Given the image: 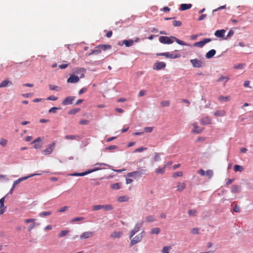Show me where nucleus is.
<instances>
[{"mask_svg":"<svg viewBox=\"0 0 253 253\" xmlns=\"http://www.w3.org/2000/svg\"><path fill=\"white\" fill-rule=\"evenodd\" d=\"M159 41L163 44H171L173 41H175L177 43L181 45L189 46L190 45L185 42L180 40L174 36L167 37V36H161L159 38Z\"/></svg>","mask_w":253,"mask_h":253,"instance_id":"nucleus-1","label":"nucleus"},{"mask_svg":"<svg viewBox=\"0 0 253 253\" xmlns=\"http://www.w3.org/2000/svg\"><path fill=\"white\" fill-rule=\"evenodd\" d=\"M147 171V169L145 167L139 168L135 171L128 173L127 174V176L137 179L142 177L143 175L146 174Z\"/></svg>","mask_w":253,"mask_h":253,"instance_id":"nucleus-2","label":"nucleus"},{"mask_svg":"<svg viewBox=\"0 0 253 253\" xmlns=\"http://www.w3.org/2000/svg\"><path fill=\"white\" fill-rule=\"evenodd\" d=\"M145 234V232L143 231L140 234L137 235L134 237L131 238L130 242L129 243V247H131L133 245L139 243L142 239V238Z\"/></svg>","mask_w":253,"mask_h":253,"instance_id":"nucleus-3","label":"nucleus"},{"mask_svg":"<svg viewBox=\"0 0 253 253\" xmlns=\"http://www.w3.org/2000/svg\"><path fill=\"white\" fill-rule=\"evenodd\" d=\"M143 222L141 221L138 222L135 224L134 228L130 230L129 233V239H131V238H132L133 236L140 230V228L143 225Z\"/></svg>","mask_w":253,"mask_h":253,"instance_id":"nucleus-4","label":"nucleus"},{"mask_svg":"<svg viewBox=\"0 0 253 253\" xmlns=\"http://www.w3.org/2000/svg\"><path fill=\"white\" fill-rule=\"evenodd\" d=\"M100 209H103L106 211H110L113 209V207L112 205H95L93 207V211H98Z\"/></svg>","mask_w":253,"mask_h":253,"instance_id":"nucleus-5","label":"nucleus"},{"mask_svg":"<svg viewBox=\"0 0 253 253\" xmlns=\"http://www.w3.org/2000/svg\"><path fill=\"white\" fill-rule=\"evenodd\" d=\"M156 55H157V56H165L167 58H170V59L178 58L181 56L180 55L178 54H174L172 52L159 53H157Z\"/></svg>","mask_w":253,"mask_h":253,"instance_id":"nucleus-6","label":"nucleus"},{"mask_svg":"<svg viewBox=\"0 0 253 253\" xmlns=\"http://www.w3.org/2000/svg\"><path fill=\"white\" fill-rule=\"evenodd\" d=\"M55 143L53 142L47 146L45 150H42V152L44 155H49L52 153L54 148Z\"/></svg>","mask_w":253,"mask_h":253,"instance_id":"nucleus-7","label":"nucleus"},{"mask_svg":"<svg viewBox=\"0 0 253 253\" xmlns=\"http://www.w3.org/2000/svg\"><path fill=\"white\" fill-rule=\"evenodd\" d=\"M192 66L194 68H201L204 66L205 64L201 60L198 59H191L190 61Z\"/></svg>","mask_w":253,"mask_h":253,"instance_id":"nucleus-8","label":"nucleus"},{"mask_svg":"<svg viewBox=\"0 0 253 253\" xmlns=\"http://www.w3.org/2000/svg\"><path fill=\"white\" fill-rule=\"evenodd\" d=\"M211 41V39L210 38L204 39L203 40L196 42L194 43L193 45L196 47H199L200 48L203 47L205 44Z\"/></svg>","mask_w":253,"mask_h":253,"instance_id":"nucleus-9","label":"nucleus"},{"mask_svg":"<svg viewBox=\"0 0 253 253\" xmlns=\"http://www.w3.org/2000/svg\"><path fill=\"white\" fill-rule=\"evenodd\" d=\"M166 66V64L165 62L157 61L154 64L153 69L158 71L165 68Z\"/></svg>","mask_w":253,"mask_h":253,"instance_id":"nucleus-10","label":"nucleus"},{"mask_svg":"<svg viewBox=\"0 0 253 253\" xmlns=\"http://www.w3.org/2000/svg\"><path fill=\"white\" fill-rule=\"evenodd\" d=\"M34 144L33 147L35 149H40L42 146V138L40 137H38L32 142Z\"/></svg>","mask_w":253,"mask_h":253,"instance_id":"nucleus-11","label":"nucleus"},{"mask_svg":"<svg viewBox=\"0 0 253 253\" xmlns=\"http://www.w3.org/2000/svg\"><path fill=\"white\" fill-rule=\"evenodd\" d=\"M75 97L74 96H68L65 98L64 100L62 102V104L63 105H71L73 103V101L74 100Z\"/></svg>","mask_w":253,"mask_h":253,"instance_id":"nucleus-12","label":"nucleus"},{"mask_svg":"<svg viewBox=\"0 0 253 253\" xmlns=\"http://www.w3.org/2000/svg\"><path fill=\"white\" fill-rule=\"evenodd\" d=\"M80 80V78L75 75V74L71 75L70 77L67 79V82L72 84L78 83Z\"/></svg>","mask_w":253,"mask_h":253,"instance_id":"nucleus-13","label":"nucleus"},{"mask_svg":"<svg viewBox=\"0 0 253 253\" xmlns=\"http://www.w3.org/2000/svg\"><path fill=\"white\" fill-rule=\"evenodd\" d=\"M94 235L93 232H84L81 236L80 238L81 239H86L92 237Z\"/></svg>","mask_w":253,"mask_h":253,"instance_id":"nucleus-14","label":"nucleus"},{"mask_svg":"<svg viewBox=\"0 0 253 253\" xmlns=\"http://www.w3.org/2000/svg\"><path fill=\"white\" fill-rule=\"evenodd\" d=\"M226 31L224 29L217 30L214 33V35L217 38H224Z\"/></svg>","mask_w":253,"mask_h":253,"instance_id":"nucleus-15","label":"nucleus"},{"mask_svg":"<svg viewBox=\"0 0 253 253\" xmlns=\"http://www.w3.org/2000/svg\"><path fill=\"white\" fill-rule=\"evenodd\" d=\"M12 83L8 79L4 80L0 84V88L12 85Z\"/></svg>","mask_w":253,"mask_h":253,"instance_id":"nucleus-16","label":"nucleus"},{"mask_svg":"<svg viewBox=\"0 0 253 253\" xmlns=\"http://www.w3.org/2000/svg\"><path fill=\"white\" fill-rule=\"evenodd\" d=\"M193 126L194 127V129L192 131V133H196V134H199L202 132L203 128H199L197 126V124L196 123H194L193 124Z\"/></svg>","mask_w":253,"mask_h":253,"instance_id":"nucleus-17","label":"nucleus"},{"mask_svg":"<svg viewBox=\"0 0 253 253\" xmlns=\"http://www.w3.org/2000/svg\"><path fill=\"white\" fill-rule=\"evenodd\" d=\"M241 186L237 185H233L231 187V191L232 193H239L241 191Z\"/></svg>","mask_w":253,"mask_h":253,"instance_id":"nucleus-18","label":"nucleus"},{"mask_svg":"<svg viewBox=\"0 0 253 253\" xmlns=\"http://www.w3.org/2000/svg\"><path fill=\"white\" fill-rule=\"evenodd\" d=\"M85 71V70L83 68H78L76 71L75 73L79 75L80 78H83L84 77V72Z\"/></svg>","mask_w":253,"mask_h":253,"instance_id":"nucleus-19","label":"nucleus"},{"mask_svg":"<svg viewBox=\"0 0 253 253\" xmlns=\"http://www.w3.org/2000/svg\"><path fill=\"white\" fill-rule=\"evenodd\" d=\"M96 48H99L104 51L107 50L111 48V46L110 44H100L96 47Z\"/></svg>","mask_w":253,"mask_h":253,"instance_id":"nucleus-20","label":"nucleus"},{"mask_svg":"<svg viewBox=\"0 0 253 253\" xmlns=\"http://www.w3.org/2000/svg\"><path fill=\"white\" fill-rule=\"evenodd\" d=\"M216 53L215 49H211L206 54V57L208 59L212 58Z\"/></svg>","mask_w":253,"mask_h":253,"instance_id":"nucleus-21","label":"nucleus"},{"mask_svg":"<svg viewBox=\"0 0 253 253\" xmlns=\"http://www.w3.org/2000/svg\"><path fill=\"white\" fill-rule=\"evenodd\" d=\"M191 7V4L182 3L180 6V10L181 11H184L188 9H190Z\"/></svg>","mask_w":253,"mask_h":253,"instance_id":"nucleus-22","label":"nucleus"},{"mask_svg":"<svg viewBox=\"0 0 253 253\" xmlns=\"http://www.w3.org/2000/svg\"><path fill=\"white\" fill-rule=\"evenodd\" d=\"M123 233L122 232L114 231L111 235V237L113 238H120L122 237Z\"/></svg>","mask_w":253,"mask_h":253,"instance_id":"nucleus-23","label":"nucleus"},{"mask_svg":"<svg viewBox=\"0 0 253 253\" xmlns=\"http://www.w3.org/2000/svg\"><path fill=\"white\" fill-rule=\"evenodd\" d=\"M41 173H34V174H31V175H29L28 176H24V177H21V178H19L18 179V181H20V182L25 180H26L28 178H30V177H33L34 176H37V175H41Z\"/></svg>","mask_w":253,"mask_h":253,"instance_id":"nucleus-24","label":"nucleus"},{"mask_svg":"<svg viewBox=\"0 0 253 253\" xmlns=\"http://www.w3.org/2000/svg\"><path fill=\"white\" fill-rule=\"evenodd\" d=\"M123 43H124L126 47H130L133 44L134 42L133 40L131 39L128 40H123Z\"/></svg>","mask_w":253,"mask_h":253,"instance_id":"nucleus-25","label":"nucleus"},{"mask_svg":"<svg viewBox=\"0 0 253 253\" xmlns=\"http://www.w3.org/2000/svg\"><path fill=\"white\" fill-rule=\"evenodd\" d=\"M211 119L209 117L202 118L201 119V123L202 125H208L211 123Z\"/></svg>","mask_w":253,"mask_h":253,"instance_id":"nucleus-26","label":"nucleus"},{"mask_svg":"<svg viewBox=\"0 0 253 253\" xmlns=\"http://www.w3.org/2000/svg\"><path fill=\"white\" fill-rule=\"evenodd\" d=\"M185 187L186 185L184 183L178 182L177 185V190L179 192H181L185 188Z\"/></svg>","mask_w":253,"mask_h":253,"instance_id":"nucleus-27","label":"nucleus"},{"mask_svg":"<svg viewBox=\"0 0 253 253\" xmlns=\"http://www.w3.org/2000/svg\"><path fill=\"white\" fill-rule=\"evenodd\" d=\"M81 136L80 135H67L65 136V138L66 139H70V140H74L77 139V138H80Z\"/></svg>","mask_w":253,"mask_h":253,"instance_id":"nucleus-28","label":"nucleus"},{"mask_svg":"<svg viewBox=\"0 0 253 253\" xmlns=\"http://www.w3.org/2000/svg\"><path fill=\"white\" fill-rule=\"evenodd\" d=\"M225 114V112L224 110H217L214 112V115L215 116L222 117Z\"/></svg>","mask_w":253,"mask_h":253,"instance_id":"nucleus-29","label":"nucleus"},{"mask_svg":"<svg viewBox=\"0 0 253 253\" xmlns=\"http://www.w3.org/2000/svg\"><path fill=\"white\" fill-rule=\"evenodd\" d=\"M233 169H234V170L236 172H237V171L242 172L244 170V169L242 166L238 165H235Z\"/></svg>","mask_w":253,"mask_h":253,"instance_id":"nucleus-30","label":"nucleus"},{"mask_svg":"<svg viewBox=\"0 0 253 253\" xmlns=\"http://www.w3.org/2000/svg\"><path fill=\"white\" fill-rule=\"evenodd\" d=\"M156 221L154 215H149L146 217V221L147 222H154Z\"/></svg>","mask_w":253,"mask_h":253,"instance_id":"nucleus-31","label":"nucleus"},{"mask_svg":"<svg viewBox=\"0 0 253 253\" xmlns=\"http://www.w3.org/2000/svg\"><path fill=\"white\" fill-rule=\"evenodd\" d=\"M122 183L118 182L116 183L113 184L111 185V187L112 189L114 190H118L121 188Z\"/></svg>","mask_w":253,"mask_h":253,"instance_id":"nucleus-32","label":"nucleus"},{"mask_svg":"<svg viewBox=\"0 0 253 253\" xmlns=\"http://www.w3.org/2000/svg\"><path fill=\"white\" fill-rule=\"evenodd\" d=\"M229 78L226 76H221L220 77L217 81L218 82H223L224 83L227 82L229 80Z\"/></svg>","mask_w":253,"mask_h":253,"instance_id":"nucleus-33","label":"nucleus"},{"mask_svg":"<svg viewBox=\"0 0 253 253\" xmlns=\"http://www.w3.org/2000/svg\"><path fill=\"white\" fill-rule=\"evenodd\" d=\"M246 66L245 63H240L238 64L234 65V68L236 69H243Z\"/></svg>","mask_w":253,"mask_h":253,"instance_id":"nucleus-34","label":"nucleus"},{"mask_svg":"<svg viewBox=\"0 0 253 253\" xmlns=\"http://www.w3.org/2000/svg\"><path fill=\"white\" fill-rule=\"evenodd\" d=\"M213 171L211 169H208L206 171L205 175L207 176L209 179H211L213 176Z\"/></svg>","mask_w":253,"mask_h":253,"instance_id":"nucleus-35","label":"nucleus"},{"mask_svg":"<svg viewBox=\"0 0 253 253\" xmlns=\"http://www.w3.org/2000/svg\"><path fill=\"white\" fill-rule=\"evenodd\" d=\"M161 231V229L160 228H155L152 229L151 231V233L152 234H159Z\"/></svg>","mask_w":253,"mask_h":253,"instance_id":"nucleus-36","label":"nucleus"},{"mask_svg":"<svg viewBox=\"0 0 253 253\" xmlns=\"http://www.w3.org/2000/svg\"><path fill=\"white\" fill-rule=\"evenodd\" d=\"M87 172H86V170L84 172H81V173H77V172H75L73 174H72L71 175H73V176H85L86 175H87Z\"/></svg>","mask_w":253,"mask_h":253,"instance_id":"nucleus-37","label":"nucleus"},{"mask_svg":"<svg viewBox=\"0 0 253 253\" xmlns=\"http://www.w3.org/2000/svg\"><path fill=\"white\" fill-rule=\"evenodd\" d=\"M80 111V109L79 108H74L72 110H71L69 112L68 114L70 115H75L78 113Z\"/></svg>","mask_w":253,"mask_h":253,"instance_id":"nucleus-38","label":"nucleus"},{"mask_svg":"<svg viewBox=\"0 0 253 253\" xmlns=\"http://www.w3.org/2000/svg\"><path fill=\"white\" fill-rule=\"evenodd\" d=\"M165 171V167H164L163 168H160L156 170V172L157 174H163L164 173Z\"/></svg>","mask_w":253,"mask_h":253,"instance_id":"nucleus-39","label":"nucleus"},{"mask_svg":"<svg viewBox=\"0 0 253 253\" xmlns=\"http://www.w3.org/2000/svg\"><path fill=\"white\" fill-rule=\"evenodd\" d=\"M102 169V168H97V167H94V168H93L92 169H88L87 170H86L87 174H89L93 172H94V171H96Z\"/></svg>","mask_w":253,"mask_h":253,"instance_id":"nucleus-40","label":"nucleus"},{"mask_svg":"<svg viewBox=\"0 0 253 253\" xmlns=\"http://www.w3.org/2000/svg\"><path fill=\"white\" fill-rule=\"evenodd\" d=\"M101 52V50L99 48H97L96 49L92 50L91 52L88 54V55H91L92 54H98Z\"/></svg>","mask_w":253,"mask_h":253,"instance_id":"nucleus-41","label":"nucleus"},{"mask_svg":"<svg viewBox=\"0 0 253 253\" xmlns=\"http://www.w3.org/2000/svg\"><path fill=\"white\" fill-rule=\"evenodd\" d=\"M61 108H59V107H52L51 108H50L49 111H48V112L50 113H56V112L58 110H60Z\"/></svg>","mask_w":253,"mask_h":253,"instance_id":"nucleus-42","label":"nucleus"},{"mask_svg":"<svg viewBox=\"0 0 253 253\" xmlns=\"http://www.w3.org/2000/svg\"><path fill=\"white\" fill-rule=\"evenodd\" d=\"M51 212L50 211H43V212H40L39 214V215L41 217H43V216H45L49 215L51 214Z\"/></svg>","mask_w":253,"mask_h":253,"instance_id":"nucleus-43","label":"nucleus"},{"mask_svg":"<svg viewBox=\"0 0 253 253\" xmlns=\"http://www.w3.org/2000/svg\"><path fill=\"white\" fill-rule=\"evenodd\" d=\"M128 200V198L126 196H123L119 197L118 199V201L119 202H126Z\"/></svg>","mask_w":253,"mask_h":253,"instance_id":"nucleus-44","label":"nucleus"},{"mask_svg":"<svg viewBox=\"0 0 253 253\" xmlns=\"http://www.w3.org/2000/svg\"><path fill=\"white\" fill-rule=\"evenodd\" d=\"M40 225L39 223H33V224L29 225L28 227V230L30 231L32 229L34 228L35 227L39 226Z\"/></svg>","mask_w":253,"mask_h":253,"instance_id":"nucleus-45","label":"nucleus"},{"mask_svg":"<svg viewBox=\"0 0 253 253\" xmlns=\"http://www.w3.org/2000/svg\"><path fill=\"white\" fill-rule=\"evenodd\" d=\"M68 230H62L61 231L60 233L58 235L59 237H63L66 236L68 233H69Z\"/></svg>","mask_w":253,"mask_h":253,"instance_id":"nucleus-46","label":"nucleus"},{"mask_svg":"<svg viewBox=\"0 0 253 253\" xmlns=\"http://www.w3.org/2000/svg\"><path fill=\"white\" fill-rule=\"evenodd\" d=\"M234 31L232 30H230L227 36L224 37V40H228L230 38L231 36H232L234 34Z\"/></svg>","mask_w":253,"mask_h":253,"instance_id":"nucleus-47","label":"nucleus"},{"mask_svg":"<svg viewBox=\"0 0 253 253\" xmlns=\"http://www.w3.org/2000/svg\"><path fill=\"white\" fill-rule=\"evenodd\" d=\"M188 213L189 215L195 216L196 215L197 211L195 210H190Z\"/></svg>","mask_w":253,"mask_h":253,"instance_id":"nucleus-48","label":"nucleus"},{"mask_svg":"<svg viewBox=\"0 0 253 253\" xmlns=\"http://www.w3.org/2000/svg\"><path fill=\"white\" fill-rule=\"evenodd\" d=\"M154 127H145L144 128V132H151L153 130Z\"/></svg>","mask_w":253,"mask_h":253,"instance_id":"nucleus-49","label":"nucleus"},{"mask_svg":"<svg viewBox=\"0 0 253 253\" xmlns=\"http://www.w3.org/2000/svg\"><path fill=\"white\" fill-rule=\"evenodd\" d=\"M199 228H192L191 230V233L193 234H199Z\"/></svg>","mask_w":253,"mask_h":253,"instance_id":"nucleus-50","label":"nucleus"},{"mask_svg":"<svg viewBox=\"0 0 253 253\" xmlns=\"http://www.w3.org/2000/svg\"><path fill=\"white\" fill-rule=\"evenodd\" d=\"M229 100V97L228 96H221L219 97V100L221 101H227Z\"/></svg>","mask_w":253,"mask_h":253,"instance_id":"nucleus-51","label":"nucleus"},{"mask_svg":"<svg viewBox=\"0 0 253 253\" xmlns=\"http://www.w3.org/2000/svg\"><path fill=\"white\" fill-rule=\"evenodd\" d=\"M170 250V247L168 246L164 247L163 249V253H169Z\"/></svg>","mask_w":253,"mask_h":253,"instance_id":"nucleus-52","label":"nucleus"},{"mask_svg":"<svg viewBox=\"0 0 253 253\" xmlns=\"http://www.w3.org/2000/svg\"><path fill=\"white\" fill-rule=\"evenodd\" d=\"M182 23L179 21L174 20L173 21V25L174 27H179L181 25Z\"/></svg>","mask_w":253,"mask_h":253,"instance_id":"nucleus-53","label":"nucleus"},{"mask_svg":"<svg viewBox=\"0 0 253 253\" xmlns=\"http://www.w3.org/2000/svg\"><path fill=\"white\" fill-rule=\"evenodd\" d=\"M49 87L50 90L58 91V88L59 87H58V86H57L56 85L49 84Z\"/></svg>","mask_w":253,"mask_h":253,"instance_id":"nucleus-54","label":"nucleus"},{"mask_svg":"<svg viewBox=\"0 0 253 253\" xmlns=\"http://www.w3.org/2000/svg\"><path fill=\"white\" fill-rule=\"evenodd\" d=\"M147 148H145V147H139L137 149H136L134 152L136 153V152H142L144 150H146Z\"/></svg>","mask_w":253,"mask_h":253,"instance_id":"nucleus-55","label":"nucleus"},{"mask_svg":"<svg viewBox=\"0 0 253 253\" xmlns=\"http://www.w3.org/2000/svg\"><path fill=\"white\" fill-rule=\"evenodd\" d=\"M161 104L162 106L166 107L169 106V105L170 102L169 101H163Z\"/></svg>","mask_w":253,"mask_h":253,"instance_id":"nucleus-56","label":"nucleus"},{"mask_svg":"<svg viewBox=\"0 0 253 253\" xmlns=\"http://www.w3.org/2000/svg\"><path fill=\"white\" fill-rule=\"evenodd\" d=\"M84 219V217H77L74 218L72 220V222L79 221Z\"/></svg>","mask_w":253,"mask_h":253,"instance_id":"nucleus-57","label":"nucleus"},{"mask_svg":"<svg viewBox=\"0 0 253 253\" xmlns=\"http://www.w3.org/2000/svg\"><path fill=\"white\" fill-rule=\"evenodd\" d=\"M6 143H7V140L3 139V138H1L0 140V145L2 146H5L6 145Z\"/></svg>","mask_w":253,"mask_h":253,"instance_id":"nucleus-58","label":"nucleus"},{"mask_svg":"<svg viewBox=\"0 0 253 253\" xmlns=\"http://www.w3.org/2000/svg\"><path fill=\"white\" fill-rule=\"evenodd\" d=\"M183 174V173L182 171H177L173 173V177H176L177 176H181Z\"/></svg>","mask_w":253,"mask_h":253,"instance_id":"nucleus-59","label":"nucleus"},{"mask_svg":"<svg viewBox=\"0 0 253 253\" xmlns=\"http://www.w3.org/2000/svg\"><path fill=\"white\" fill-rule=\"evenodd\" d=\"M4 200H5V197H4L0 199V208H2L3 207H5L4 204Z\"/></svg>","mask_w":253,"mask_h":253,"instance_id":"nucleus-60","label":"nucleus"},{"mask_svg":"<svg viewBox=\"0 0 253 253\" xmlns=\"http://www.w3.org/2000/svg\"><path fill=\"white\" fill-rule=\"evenodd\" d=\"M117 148V146L116 145H110L105 148L106 150H111L113 149H115Z\"/></svg>","mask_w":253,"mask_h":253,"instance_id":"nucleus-61","label":"nucleus"},{"mask_svg":"<svg viewBox=\"0 0 253 253\" xmlns=\"http://www.w3.org/2000/svg\"><path fill=\"white\" fill-rule=\"evenodd\" d=\"M47 100H52V101H55L56 100H57V97L55 96H53V95H51V96H49L47 98Z\"/></svg>","mask_w":253,"mask_h":253,"instance_id":"nucleus-62","label":"nucleus"},{"mask_svg":"<svg viewBox=\"0 0 253 253\" xmlns=\"http://www.w3.org/2000/svg\"><path fill=\"white\" fill-rule=\"evenodd\" d=\"M89 123V121L87 120H82L80 122V124L86 125H87Z\"/></svg>","mask_w":253,"mask_h":253,"instance_id":"nucleus-63","label":"nucleus"},{"mask_svg":"<svg viewBox=\"0 0 253 253\" xmlns=\"http://www.w3.org/2000/svg\"><path fill=\"white\" fill-rule=\"evenodd\" d=\"M68 209H69V207L65 206V207H63L61 208L60 210H59L58 211L60 212H64V211H66Z\"/></svg>","mask_w":253,"mask_h":253,"instance_id":"nucleus-64","label":"nucleus"}]
</instances>
